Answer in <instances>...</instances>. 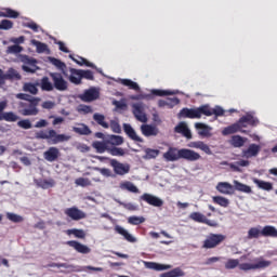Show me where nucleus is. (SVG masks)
<instances>
[{
  "label": "nucleus",
  "mask_w": 277,
  "mask_h": 277,
  "mask_svg": "<svg viewBox=\"0 0 277 277\" xmlns=\"http://www.w3.org/2000/svg\"><path fill=\"white\" fill-rule=\"evenodd\" d=\"M67 235H74V237H76L77 239H85V230L83 229H77V228H72V229H67Z\"/></svg>",
  "instance_id": "41"
},
{
  "label": "nucleus",
  "mask_w": 277,
  "mask_h": 277,
  "mask_svg": "<svg viewBox=\"0 0 277 277\" xmlns=\"http://www.w3.org/2000/svg\"><path fill=\"white\" fill-rule=\"evenodd\" d=\"M93 148H95L97 153L103 154L105 150H107V143L96 141L93 143Z\"/></svg>",
  "instance_id": "50"
},
{
  "label": "nucleus",
  "mask_w": 277,
  "mask_h": 277,
  "mask_svg": "<svg viewBox=\"0 0 277 277\" xmlns=\"http://www.w3.org/2000/svg\"><path fill=\"white\" fill-rule=\"evenodd\" d=\"M147 269H154L155 272H166L167 269H172L170 264H159L157 262H143Z\"/></svg>",
  "instance_id": "19"
},
{
  "label": "nucleus",
  "mask_w": 277,
  "mask_h": 277,
  "mask_svg": "<svg viewBox=\"0 0 277 277\" xmlns=\"http://www.w3.org/2000/svg\"><path fill=\"white\" fill-rule=\"evenodd\" d=\"M141 133H143L145 137H157V135H159V128L153 124H142Z\"/></svg>",
  "instance_id": "15"
},
{
  "label": "nucleus",
  "mask_w": 277,
  "mask_h": 277,
  "mask_svg": "<svg viewBox=\"0 0 277 277\" xmlns=\"http://www.w3.org/2000/svg\"><path fill=\"white\" fill-rule=\"evenodd\" d=\"M30 43L32 44V47H36V51L38 53H49V45H47L45 43L35 39H32Z\"/></svg>",
  "instance_id": "33"
},
{
  "label": "nucleus",
  "mask_w": 277,
  "mask_h": 277,
  "mask_svg": "<svg viewBox=\"0 0 277 277\" xmlns=\"http://www.w3.org/2000/svg\"><path fill=\"white\" fill-rule=\"evenodd\" d=\"M213 202H215L216 205H219L220 207H228V205H230V201L222 196H215L212 198Z\"/></svg>",
  "instance_id": "44"
},
{
  "label": "nucleus",
  "mask_w": 277,
  "mask_h": 277,
  "mask_svg": "<svg viewBox=\"0 0 277 277\" xmlns=\"http://www.w3.org/2000/svg\"><path fill=\"white\" fill-rule=\"evenodd\" d=\"M195 129H197L198 135H200L201 137H211L213 135L211 133V131H213V128L205 123H200V122L195 123Z\"/></svg>",
  "instance_id": "17"
},
{
  "label": "nucleus",
  "mask_w": 277,
  "mask_h": 277,
  "mask_svg": "<svg viewBox=\"0 0 277 277\" xmlns=\"http://www.w3.org/2000/svg\"><path fill=\"white\" fill-rule=\"evenodd\" d=\"M19 62L23 63L22 68L25 72H36V70H38V66L36 65L37 62L35 58H31L27 55H21Z\"/></svg>",
  "instance_id": "9"
},
{
  "label": "nucleus",
  "mask_w": 277,
  "mask_h": 277,
  "mask_svg": "<svg viewBox=\"0 0 277 277\" xmlns=\"http://www.w3.org/2000/svg\"><path fill=\"white\" fill-rule=\"evenodd\" d=\"M261 236V229L259 227H252L248 230V239H259Z\"/></svg>",
  "instance_id": "52"
},
{
  "label": "nucleus",
  "mask_w": 277,
  "mask_h": 277,
  "mask_svg": "<svg viewBox=\"0 0 277 277\" xmlns=\"http://www.w3.org/2000/svg\"><path fill=\"white\" fill-rule=\"evenodd\" d=\"M24 27H28L29 29H32V31H36V32H38V30L40 29V26H38V24L34 22L25 23Z\"/></svg>",
  "instance_id": "64"
},
{
  "label": "nucleus",
  "mask_w": 277,
  "mask_h": 277,
  "mask_svg": "<svg viewBox=\"0 0 277 277\" xmlns=\"http://www.w3.org/2000/svg\"><path fill=\"white\" fill-rule=\"evenodd\" d=\"M260 150L261 147H259V145L251 144L247 150L242 151V157H246V159H250V157H256Z\"/></svg>",
  "instance_id": "24"
},
{
  "label": "nucleus",
  "mask_w": 277,
  "mask_h": 277,
  "mask_svg": "<svg viewBox=\"0 0 277 277\" xmlns=\"http://www.w3.org/2000/svg\"><path fill=\"white\" fill-rule=\"evenodd\" d=\"M175 133H181L187 140H192V131L189 130V127H187V123L185 121L180 122L175 127Z\"/></svg>",
  "instance_id": "22"
},
{
  "label": "nucleus",
  "mask_w": 277,
  "mask_h": 277,
  "mask_svg": "<svg viewBox=\"0 0 277 277\" xmlns=\"http://www.w3.org/2000/svg\"><path fill=\"white\" fill-rule=\"evenodd\" d=\"M22 51H23V47H21L18 44L10 45L6 49V53L13 54V55H16V53H22Z\"/></svg>",
  "instance_id": "55"
},
{
  "label": "nucleus",
  "mask_w": 277,
  "mask_h": 277,
  "mask_svg": "<svg viewBox=\"0 0 277 277\" xmlns=\"http://www.w3.org/2000/svg\"><path fill=\"white\" fill-rule=\"evenodd\" d=\"M224 116V109L220 106H216L214 109H211L208 105L201 106L199 108H184L181 110L180 116L183 118H202V116Z\"/></svg>",
  "instance_id": "3"
},
{
  "label": "nucleus",
  "mask_w": 277,
  "mask_h": 277,
  "mask_svg": "<svg viewBox=\"0 0 277 277\" xmlns=\"http://www.w3.org/2000/svg\"><path fill=\"white\" fill-rule=\"evenodd\" d=\"M119 187L122 190L130 192L131 194H140V188H137V186H135V184H133L132 182H129V181L121 182L119 184Z\"/></svg>",
  "instance_id": "26"
},
{
  "label": "nucleus",
  "mask_w": 277,
  "mask_h": 277,
  "mask_svg": "<svg viewBox=\"0 0 277 277\" xmlns=\"http://www.w3.org/2000/svg\"><path fill=\"white\" fill-rule=\"evenodd\" d=\"M6 217L10 220V222H14L15 224H21V222H24L25 220L22 215L12 212H8Z\"/></svg>",
  "instance_id": "48"
},
{
  "label": "nucleus",
  "mask_w": 277,
  "mask_h": 277,
  "mask_svg": "<svg viewBox=\"0 0 277 277\" xmlns=\"http://www.w3.org/2000/svg\"><path fill=\"white\" fill-rule=\"evenodd\" d=\"M132 114L138 120V122H148V117L146 116V105L142 102L132 104Z\"/></svg>",
  "instance_id": "6"
},
{
  "label": "nucleus",
  "mask_w": 277,
  "mask_h": 277,
  "mask_svg": "<svg viewBox=\"0 0 277 277\" xmlns=\"http://www.w3.org/2000/svg\"><path fill=\"white\" fill-rule=\"evenodd\" d=\"M183 276H185V272L181 269V267H175L172 271L160 275V277H183Z\"/></svg>",
  "instance_id": "34"
},
{
  "label": "nucleus",
  "mask_w": 277,
  "mask_h": 277,
  "mask_svg": "<svg viewBox=\"0 0 277 277\" xmlns=\"http://www.w3.org/2000/svg\"><path fill=\"white\" fill-rule=\"evenodd\" d=\"M188 148H197V149L202 150L203 153H206V155H213V151H211V147H209V145H207L202 141L190 142L188 144Z\"/></svg>",
  "instance_id": "20"
},
{
  "label": "nucleus",
  "mask_w": 277,
  "mask_h": 277,
  "mask_svg": "<svg viewBox=\"0 0 277 277\" xmlns=\"http://www.w3.org/2000/svg\"><path fill=\"white\" fill-rule=\"evenodd\" d=\"M65 215H67L68 217H70L71 220H75V221L85 219L84 212L75 207L66 209Z\"/></svg>",
  "instance_id": "16"
},
{
  "label": "nucleus",
  "mask_w": 277,
  "mask_h": 277,
  "mask_svg": "<svg viewBox=\"0 0 277 277\" xmlns=\"http://www.w3.org/2000/svg\"><path fill=\"white\" fill-rule=\"evenodd\" d=\"M17 126L21 127V129H31V121H29V119H24L18 121Z\"/></svg>",
  "instance_id": "62"
},
{
  "label": "nucleus",
  "mask_w": 277,
  "mask_h": 277,
  "mask_svg": "<svg viewBox=\"0 0 277 277\" xmlns=\"http://www.w3.org/2000/svg\"><path fill=\"white\" fill-rule=\"evenodd\" d=\"M128 222L132 224V226H138V224H144L146 219L144 216H130Z\"/></svg>",
  "instance_id": "51"
},
{
  "label": "nucleus",
  "mask_w": 277,
  "mask_h": 277,
  "mask_svg": "<svg viewBox=\"0 0 277 277\" xmlns=\"http://www.w3.org/2000/svg\"><path fill=\"white\" fill-rule=\"evenodd\" d=\"M259 124V119L254 116L248 114L247 116L239 119L237 123H234L227 128H224L222 131L223 135H233V133H237L239 131H243L248 126L256 127Z\"/></svg>",
  "instance_id": "4"
},
{
  "label": "nucleus",
  "mask_w": 277,
  "mask_h": 277,
  "mask_svg": "<svg viewBox=\"0 0 277 277\" xmlns=\"http://www.w3.org/2000/svg\"><path fill=\"white\" fill-rule=\"evenodd\" d=\"M40 88L43 92H53L55 90V87L53 82L49 79V77H43L40 81Z\"/></svg>",
  "instance_id": "29"
},
{
  "label": "nucleus",
  "mask_w": 277,
  "mask_h": 277,
  "mask_svg": "<svg viewBox=\"0 0 277 277\" xmlns=\"http://www.w3.org/2000/svg\"><path fill=\"white\" fill-rule=\"evenodd\" d=\"M19 114H22V116H38V109L36 105L31 104L28 108L19 110Z\"/></svg>",
  "instance_id": "39"
},
{
  "label": "nucleus",
  "mask_w": 277,
  "mask_h": 277,
  "mask_svg": "<svg viewBox=\"0 0 277 277\" xmlns=\"http://www.w3.org/2000/svg\"><path fill=\"white\" fill-rule=\"evenodd\" d=\"M229 143L235 148H241V146H243V144H246V141L243 140V137H241L239 135H234V136H232Z\"/></svg>",
  "instance_id": "40"
},
{
  "label": "nucleus",
  "mask_w": 277,
  "mask_h": 277,
  "mask_svg": "<svg viewBox=\"0 0 277 277\" xmlns=\"http://www.w3.org/2000/svg\"><path fill=\"white\" fill-rule=\"evenodd\" d=\"M238 267L241 272H256L258 269H267L272 267V261L263 258L254 259L253 262L239 263L238 259H228L225 263V269H235Z\"/></svg>",
  "instance_id": "1"
},
{
  "label": "nucleus",
  "mask_w": 277,
  "mask_h": 277,
  "mask_svg": "<svg viewBox=\"0 0 277 277\" xmlns=\"http://www.w3.org/2000/svg\"><path fill=\"white\" fill-rule=\"evenodd\" d=\"M215 189H216V192H219L220 194H223L224 196H230V195L235 194V188H234L233 184H230L228 182L217 183Z\"/></svg>",
  "instance_id": "13"
},
{
  "label": "nucleus",
  "mask_w": 277,
  "mask_h": 277,
  "mask_svg": "<svg viewBox=\"0 0 277 277\" xmlns=\"http://www.w3.org/2000/svg\"><path fill=\"white\" fill-rule=\"evenodd\" d=\"M37 140H49L51 144H62V142H68L69 135L57 134L55 130L40 131L36 133Z\"/></svg>",
  "instance_id": "5"
},
{
  "label": "nucleus",
  "mask_w": 277,
  "mask_h": 277,
  "mask_svg": "<svg viewBox=\"0 0 277 277\" xmlns=\"http://www.w3.org/2000/svg\"><path fill=\"white\" fill-rule=\"evenodd\" d=\"M67 246H69L70 248H74V250H76L80 254H90L92 252V249H90V247L79 241L69 240L67 241Z\"/></svg>",
  "instance_id": "14"
},
{
  "label": "nucleus",
  "mask_w": 277,
  "mask_h": 277,
  "mask_svg": "<svg viewBox=\"0 0 277 277\" xmlns=\"http://www.w3.org/2000/svg\"><path fill=\"white\" fill-rule=\"evenodd\" d=\"M119 82L122 85H126L127 88H130V90H135L136 92L140 91V84H137V82H134L131 79H120Z\"/></svg>",
  "instance_id": "37"
},
{
  "label": "nucleus",
  "mask_w": 277,
  "mask_h": 277,
  "mask_svg": "<svg viewBox=\"0 0 277 277\" xmlns=\"http://www.w3.org/2000/svg\"><path fill=\"white\" fill-rule=\"evenodd\" d=\"M141 200H144V202L151 207H163V199L148 193L143 194Z\"/></svg>",
  "instance_id": "11"
},
{
  "label": "nucleus",
  "mask_w": 277,
  "mask_h": 277,
  "mask_svg": "<svg viewBox=\"0 0 277 277\" xmlns=\"http://www.w3.org/2000/svg\"><path fill=\"white\" fill-rule=\"evenodd\" d=\"M123 131L127 133V135H129V137L131 140H133L134 142H142V137H140V135H137V133L135 132V130L133 129V127H131V124L129 123H124L123 124Z\"/></svg>",
  "instance_id": "25"
},
{
  "label": "nucleus",
  "mask_w": 277,
  "mask_h": 277,
  "mask_svg": "<svg viewBox=\"0 0 277 277\" xmlns=\"http://www.w3.org/2000/svg\"><path fill=\"white\" fill-rule=\"evenodd\" d=\"M14 26V24L12 23V21L9 19H3L0 22V29H12V27Z\"/></svg>",
  "instance_id": "59"
},
{
  "label": "nucleus",
  "mask_w": 277,
  "mask_h": 277,
  "mask_svg": "<svg viewBox=\"0 0 277 277\" xmlns=\"http://www.w3.org/2000/svg\"><path fill=\"white\" fill-rule=\"evenodd\" d=\"M117 202L123 208L127 209L128 211H137V206H135L134 203H124L120 200H117Z\"/></svg>",
  "instance_id": "56"
},
{
  "label": "nucleus",
  "mask_w": 277,
  "mask_h": 277,
  "mask_svg": "<svg viewBox=\"0 0 277 277\" xmlns=\"http://www.w3.org/2000/svg\"><path fill=\"white\" fill-rule=\"evenodd\" d=\"M166 161H179V159H185L186 161H199L201 159L200 154L192 149L176 147H170L167 153L163 154Z\"/></svg>",
  "instance_id": "2"
},
{
  "label": "nucleus",
  "mask_w": 277,
  "mask_h": 277,
  "mask_svg": "<svg viewBox=\"0 0 277 277\" xmlns=\"http://www.w3.org/2000/svg\"><path fill=\"white\" fill-rule=\"evenodd\" d=\"M110 129L114 133H120L122 129L120 128V123L118 120H111L110 121Z\"/></svg>",
  "instance_id": "60"
},
{
  "label": "nucleus",
  "mask_w": 277,
  "mask_h": 277,
  "mask_svg": "<svg viewBox=\"0 0 277 277\" xmlns=\"http://www.w3.org/2000/svg\"><path fill=\"white\" fill-rule=\"evenodd\" d=\"M83 103H92L98 98V91L96 89H89L78 96Z\"/></svg>",
  "instance_id": "12"
},
{
  "label": "nucleus",
  "mask_w": 277,
  "mask_h": 277,
  "mask_svg": "<svg viewBox=\"0 0 277 277\" xmlns=\"http://www.w3.org/2000/svg\"><path fill=\"white\" fill-rule=\"evenodd\" d=\"M159 149H145V155L143 156V159H157L159 157Z\"/></svg>",
  "instance_id": "43"
},
{
  "label": "nucleus",
  "mask_w": 277,
  "mask_h": 277,
  "mask_svg": "<svg viewBox=\"0 0 277 277\" xmlns=\"http://www.w3.org/2000/svg\"><path fill=\"white\" fill-rule=\"evenodd\" d=\"M224 240V235L222 234H211L203 241V248L211 249L220 246V243Z\"/></svg>",
  "instance_id": "10"
},
{
  "label": "nucleus",
  "mask_w": 277,
  "mask_h": 277,
  "mask_svg": "<svg viewBox=\"0 0 277 277\" xmlns=\"http://www.w3.org/2000/svg\"><path fill=\"white\" fill-rule=\"evenodd\" d=\"M0 120H5L6 122H16L18 117L14 113H2Z\"/></svg>",
  "instance_id": "46"
},
{
  "label": "nucleus",
  "mask_w": 277,
  "mask_h": 277,
  "mask_svg": "<svg viewBox=\"0 0 277 277\" xmlns=\"http://www.w3.org/2000/svg\"><path fill=\"white\" fill-rule=\"evenodd\" d=\"M181 101L177 97L168 98L166 102L161 103L160 105H168L169 107H173L174 105H179Z\"/></svg>",
  "instance_id": "61"
},
{
  "label": "nucleus",
  "mask_w": 277,
  "mask_h": 277,
  "mask_svg": "<svg viewBox=\"0 0 277 277\" xmlns=\"http://www.w3.org/2000/svg\"><path fill=\"white\" fill-rule=\"evenodd\" d=\"M70 60H72V62H76V64H78L79 66H88L89 68H96V66L90 62H88V60L79 56L78 58L72 57V55H69Z\"/></svg>",
  "instance_id": "38"
},
{
  "label": "nucleus",
  "mask_w": 277,
  "mask_h": 277,
  "mask_svg": "<svg viewBox=\"0 0 277 277\" xmlns=\"http://www.w3.org/2000/svg\"><path fill=\"white\" fill-rule=\"evenodd\" d=\"M80 72H81V77L82 79H89L92 81V79H94V74H92L91 70H83V69H80Z\"/></svg>",
  "instance_id": "63"
},
{
  "label": "nucleus",
  "mask_w": 277,
  "mask_h": 277,
  "mask_svg": "<svg viewBox=\"0 0 277 277\" xmlns=\"http://www.w3.org/2000/svg\"><path fill=\"white\" fill-rule=\"evenodd\" d=\"M50 77L53 81L55 90H58V92H66V90H68V81L64 79L62 74L51 72Z\"/></svg>",
  "instance_id": "7"
},
{
  "label": "nucleus",
  "mask_w": 277,
  "mask_h": 277,
  "mask_svg": "<svg viewBox=\"0 0 277 277\" xmlns=\"http://www.w3.org/2000/svg\"><path fill=\"white\" fill-rule=\"evenodd\" d=\"M49 62H50V64H53V66L58 68V70L64 71V68H66V64L55 57H49Z\"/></svg>",
  "instance_id": "53"
},
{
  "label": "nucleus",
  "mask_w": 277,
  "mask_h": 277,
  "mask_svg": "<svg viewBox=\"0 0 277 277\" xmlns=\"http://www.w3.org/2000/svg\"><path fill=\"white\" fill-rule=\"evenodd\" d=\"M71 129L74 133H77L78 135H90L92 133L90 128L84 123H76Z\"/></svg>",
  "instance_id": "23"
},
{
  "label": "nucleus",
  "mask_w": 277,
  "mask_h": 277,
  "mask_svg": "<svg viewBox=\"0 0 277 277\" xmlns=\"http://www.w3.org/2000/svg\"><path fill=\"white\" fill-rule=\"evenodd\" d=\"M93 120H95V122H97V124H100V127H103V129H109V123H107L105 121V116L104 115L95 113L93 115Z\"/></svg>",
  "instance_id": "36"
},
{
  "label": "nucleus",
  "mask_w": 277,
  "mask_h": 277,
  "mask_svg": "<svg viewBox=\"0 0 277 277\" xmlns=\"http://www.w3.org/2000/svg\"><path fill=\"white\" fill-rule=\"evenodd\" d=\"M43 157L45 161L53 163V161H57V159H60V149L57 147H50L43 153Z\"/></svg>",
  "instance_id": "18"
},
{
  "label": "nucleus",
  "mask_w": 277,
  "mask_h": 277,
  "mask_svg": "<svg viewBox=\"0 0 277 277\" xmlns=\"http://www.w3.org/2000/svg\"><path fill=\"white\" fill-rule=\"evenodd\" d=\"M81 69H70V75H69V81L71 83H75L76 85H79L81 83Z\"/></svg>",
  "instance_id": "31"
},
{
  "label": "nucleus",
  "mask_w": 277,
  "mask_h": 277,
  "mask_svg": "<svg viewBox=\"0 0 277 277\" xmlns=\"http://www.w3.org/2000/svg\"><path fill=\"white\" fill-rule=\"evenodd\" d=\"M0 17L18 18V12L12 9H4V11H0Z\"/></svg>",
  "instance_id": "42"
},
{
  "label": "nucleus",
  "mask_w": 277,
  "mask_h": 277,
  "mask_svg": "<svg viewBox=\"0 0 277 277\" xmlns=\"http://www.w3.org/2000/svg\"><path fill=\"white\" fill-rule=\"evenodd\" d=\"M110 166L113 167L115 174H118L119 176H124V174L131 172V166L129 163H122L116 159L110 160Z\"/></svg>",
  "instance_id": "8"
},
{
  "label": "nucleus",
  "mask_w": 277,
  "mask_h": 277,
  "mask_svg": "<svg viewBox=\"0 0 277 277\" xmlns=\"http://www.w3.org/2000/svg\"><path fill=\"white\" fill-rule=\"evenodd\" d=\"M77 111H78L79 114H92V107H91V106H88V105L80 104V105L77 107Z\"/></svg>",
  "instance_id": "57"
},
{
  "label": "nucleus",
  "mask_w": 277,
  "mask_h": 277,
  "mask_svg": "<svg viewBox=\"0 0 277 277\" xmlns=\"http://www.w3.org/2000/svg\"><path fill=\"white\" fill-rule=\"evenodd\" d=\"M109 143L113 144V146H121V144H124V138L119 135H110Z\"/></svg>",
  "instance_id": "54"
},
{
  "label": "nucleus",
  "mask_w": 277,
  "mask_h": 277,
  "mask_svg": "<svg viewBox=\"0 0 277 277\" xmlns=\"http://www.w3.org/2000/svg\"><path fill=\"white\" fill-rule=\"evenodd\" d=\"M5 79H11L12 81H21V74L14 68H10L6 74H3V83Z\"/></svg>",
  "instance_id": "30"
},
{
  "label": "nucleus",
  "mask_w": 277,
  "mask_h": 277,
  "mask_svg": "<svg viewBox=\"0 0 277 277\" xmlns=\"http://www.w3.org/2000/svg\"><path fill=\"white\" fill-rule=\"evenodd\" d=\"M241 192L242 194H252V187L246 185L237 180L234 181V190Z\"/></svg>",
  "instance_id": "28"
},
{
  "label": "nucleus",
  "mask_w": 277,
  "mask_h": 277,
  "mask_svg": "<svg viewBox=\"0 0 277 277\" xmlns=\"http://www.w3.org/2000/svg\"><path fill=\"white\" fill-rule=\"evenodd\" d=\"M207 216L200 212H193L189 214V219L193 220V222H199L200 224H205V220Z\"/></svg>",
  "instance_id": "45"
},
{
  "label": "nucleus",
  "mask_w": 277,
  "mask_h": 277,
  "mask_svg": "<svg viewBox=\"0 0 277 277\" xmlns=\"http://www.w3.org/2000/svg\"><path fill=\"white\" fill-rule=\"evenodd\" d=\"M110 155H113V157H124V149L120 147H114L110 149Z\"/></svg>",
  "instance_id": "58"
},
{
  "label": "nucleus",
  "mask_w": 277,
  "mask_h": 277,
  "mask_svg": "<svg viewBox=\"0 0 277 277\" xmlns=\"http://www.w3.org/2000/svg\"><path fill=\"white\" fill-rule=\"evenodd\" d=\"M24 92H28L29 94L36 95L38 94V83L25 82L23 84Z\"/></svg>",
  "instance_id": "35"
},
{
  "label": "nucleus",
  "mask_w": 277,
  "mask_h": 277,
  "mask_svg": "<svg viewBox=\"0 0 277 277\" xmlns=\"http://www.w3.org/2000/svg\"><path fill=\"white\" fill-rule=\"evenodd\" d=\"M153 94L157 96H174V94H179V91H170V90H154Z\"/></svg>",
  "instance_id": "47"
},
{
  "label": "nucleus",
  "mask_w": 277,
  "mask_h": 277,
  "mask_svg": "<svg viewBox=\"0 0 277 277\" xmlns=\"http://www.w3.org/2000/svg\"><path fill=\"white\" fill-rule=\"evenodd\" d=\"M115 230L116 233H118V235H121L124 238V240L129 241L130 243H135L137 241V238H135L133 235L129 233V230L124 229V227L120 225H116Z\"/></svg>",
  "instance_id": "21"
},
{
  "label": "nucleus",
  "mask_w": 277,
  "mask_h": 277,
  "mask_svg": "<svg viewBox=\"0 0 277 277\" xmlns=\"http://www.w3.org/2000/svg\"><path fill=\"white\" fill-rule=\"evenodd\" d=\"M261 235L263 237H277V229L272 225H266L262 228Z\"/></svg>",
  "instance_id": "32"
},
{
  "label": "nucleus",
  "mask_w": 277,
  "mask_h": 277,
  "mask_svg": "<svg viewBox=\"0 0 277 277\" xmlns=\"http://www.w3.org/2000/svg\"><path fill=\"white\" fill-rule=\"evenodd\" d=\"M75 183L78 187H90L92 182L88 177H78L75 180Z\"/></svg>",
  "instance_id": "49"
},
{
  "label": "nucleus",
  "mask_w": 277,
  "mask_h": 277,
  "mask_svg": "<svg viewBox=\"0 0 277 277\" xmlns=\"http://www.w3.org/2000/svg\"><path fill=\"white\" fill-rule=\"evenodd\" d=\"M253 183L259 187V189H263L264 192H272V189H274V184L271 182H265L254 177Z\"/></svg>",
  "instance_id": "27"
}]
</instances>
